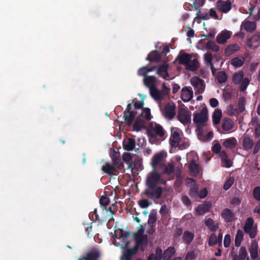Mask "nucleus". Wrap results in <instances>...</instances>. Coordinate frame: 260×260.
Wrapping results in <instances>:
<instances>
[{
    "instance_id": "1",
    "label": "nucleus",
    "mask_w": 260,
    "mask_h": 260,
    "mask_svg": "<svg viewBox=\"0 0 260 260\" xmlns=\"http://www.w3.org/2000/svg\"><path fill=\"white\" fill-rule=\"evenodd\" d=\"M162 188L157 185H148L145 189L144 193L149 198L158 200L160 198Z\"/></svg>"
},
{
    "instance_id": "2",
    "label": "nucleus",
    "mask_w": 260,
    "mask_h": 260,
    "mask_svg": "<svg viewBox=\"0 0 260 260\" xmlns=\"http://www.w3.org/2000/svg\"><path fill=\"white\" fill-rule=\"evenodd\" d=\"M254 220L252 217H248L243 227L244 232L248 234L251 239L254 238L258 232L257 225H253Z\"/></svg>"
},
{
    "instance_id": "3",
    "label": "nucleus",
    "mask_w": 260,
    "mask_h": 260,
    "mask_svg": "<svg viewBox=\"0 0 260 260\" xmlns=\"http://www.w3.org/2000/svg\"><path fill=\"white\" fill-rule=\"evenodd\" d=\"M148 134L151 139L156 137H162L165 135V131L159 124L154 123L150 124L148 129Z\"/></svg>"
},
{
    "instance_id": "4",
    "label": "nucleus",
    "mask_w": 260,
    "mask_h": 260,
    "mask_svg": "<svg viewBox=\"0 0 260 260\" xmlns=\"http://www.w3.org/2000/svg\"><path fill=\"white\" fill-rule=\"evenodd\" d=\"M208 119V110L206 108H203L200 113L193 114V121L197 125H206Z\"/></svg>"
},
{
    "instance_id": "5",
    "label": "nucleus",
    "mask_w": 260,
    "mask_h": 260,
    "mask_svg": "<svg viewBox=\"0 0 260 260\" xmlns=\"http://www.w3.org/2000/svg\"><path fill=\"white\" fill-rule=\"evenodd\" d=\"M133 105L132 103L127 105L125 110L123 113V117L124 118L125 122L128 126L132 125L135 117H136L137 113L136 111H133Z\"/></svg>"
},
{
    "instance_id": "6",
    "label": "nucleus",
    "mask_w": 260,
    "mask_h": 260,
    "mask_svg": "<svg viewBox=\"0 0 260 260\" xmlns=\"http://www.w3.org/2000/svg\"><path fill=\"white\" fill-rule=\"evenodd\" d=\"M160 174L157 172L156 169H153L147 176L146 185H157V183L160 181Z\"/></svg>"
},
{
    "instance_id": "7",
    "label": "nucleus",
    "mask_w": 260,
    "mask_h": 260,
    "mask_svg": "<svg viewBox=\"0 0 260 260\" xmlns=\"http://www.w3.org/2000/svg\"><path fill=\"white\" fill-rule=\"evenodd\" d=\"M176 106L173 103L167 104L162 111L164 116L168 119H172L176 114Z\"/></svg>"
},
{
    "instance_id": "8",
    "label": "nucleus",
    "mask_w": 260,
    "mask_h": 260,
    "mask_svg": "<svg viewBox=\"0 0 260 260\" xmlns=\"http://www.w3.org/2000/svg\"><path fill=\"white\" fill-rule=\"evenodd\" d=\"M178 120L184 125L191 122V112L187 109H181L178 114Z\"/></svg>"
},
{
    "instance_id": "9",
    "label": "nucleus",
    "mask_w": 260,
    "mask_h": 260,
    "mask_svg": "<svg viewBox=\"0 0 260 260\" xmlns=\"http://www.w3.org/2000/svg\"><path fill=\"white\" fill-rule=\"evenodd\" d=\"M136 242L135 247L137 250L140 249L142 252H144L148 245V236L144 237H133Z\"/></svg>"
},
{
    "instance_id": "10",
    "label": "nucleus",
    "mask_w": 260,
    "mask_h": 260,
    "mask_svg": "<svg viewBox=\"0 0 260 260\" xmlns=\"http://www.w3.org/2000/svg\"><path fill=\"white\" fill-rule=\"evenodd\" d=\"M164 158V153L162 152L155 154L151 160V166L153 169L156 170L157 168L159 169L160 166L164 164L163 162Z\"/></svg>"
},
{
    "instance_id": "11",
    "label": "nucleus",
    "mask_w": 260,
    "mask_h": 260,
    "mask_svg": "<svg viewBox=\"0 0 260 260\" xmlns=\"http://www.w3.org/2000/svg\"><path fill=\"white\" fill-rule=\"evenodd\" d=\"M190 83L194 88L196 94L202 93L204 92L205 85L203 80L199 77H195L191 79Z\"/></svg>"
},
{
    "instance_id": "12",
    "label": "nucleus",
    "mask_w": 260,
    "mask_h": 260,
    "mask_svg": "<svg viewBox=\"0 0 260 260\" xmlns=\"http://www.w3.org/2000/svg\"><path fill=\"white\" fill-rule=\"evenodd\" d=\"M185 183L186 184H191L189 192V196L192 198H197L199 194V186L196 183V180L192 178H188Z\"/></svg>"
},
{
    "instance_id": "13",
    "label": "nucleus",
    "mask_w": 260,
    "mask_h": 260,
    "mask_svg": "<svg viewBox=\"0 0 260 260\" xmlns=\"http://www.w3.org/2000/svg\"><path fill=\"white\" fill-rule=\"evenodd\" d=\"M212 208V204L210 202H206L203 204L199 205L195 209L196 215H203L210 211Z\"/></svg>"
},
{
    "instance_id": "14",
    "label": "nucleus",
    "mask_w": 260,
    "mask_h": 260,
    "mask_svg": "<svg viewBox=\"0 0 260 260\" xmlns=\"http://www.w3.org/2000/svg\"><path fill=\"white\" fill-rule=\"evenodd\" d=\"M178 130V128H174V129L172 130V134L170 138V144L174 148L177 147L181 142V137Z\"/></svg>"
},
{
    "instance_id": "15",
    "label": "nucleus",
    "mask_w": 260,
    "mask_h": 260,
    "mask_svg": "<svg viewBox=\"0 0 260 260\" xmlns=\"http://www.w3.org/2000/svg\"><path fill=\"white\" fill-rule=\"evenodd\" d=\"M193 98V91L191 87H184L181 91V98L184 102H189Z\"/></svg>"
},
{
    "instance_id": "16",
    "label": "nucleus",
    "mask_w": 260,
    "mask_h": 260,
    "mask_svg": "<svg viewBox=\"0 0 260 260\" xmlns=\"http://www.w3.org/2000/svg\"><path fill=\"white\" fill-rule=\"evenodd\" d=\"M258 243L255 240H252L248 247V250L250 253V255L252 259L256 260L258 256Z\"/></svg>"
},
{
    "instance_id": "17",
    "label": "nucleus",
    "mask_w": 260,
    "mask_h": 260,
    "mask_svg": "<svg viewBox=\"0 0 260 260\" xmlns=\"http://www.w3.org/2000/svg\"><path fill=\"white\" fill-rule=\"evenodd\" d=\"M217 4L218 10L223 13H226L232 9V3L230 0L225 2L218 0Z\"/></svg>"
},
{
    "instance_id": "18",
    "label": "nucleus",
    "mask_w": 260,
    "mask_h": 260,
    "mask_svg": "<svg viewBox=\"0 0 260 260\" xmlns=\"http://www.w3.org/2000/svg\"><path fill=\"white\" fill-rule=\"evenodd\" d=\"M168 64L166 62H164L159 65L157 69V74L164 79L168 80L169 74L168 72Z\"/></svg>"
},
{
    "instance_id": "19",
    "label": "nucleus",
    "mask_w": 260,
    "mask_h": 260,
    "mask_svg": "<svg viewBox=\"0 0 260 260\" xmlns=\"http://www.w3.org/2000/svg\"><path fill=\"white\" fill-rule=\"evenodd\" d=\"M232 32L230 31L225 30L222 31L216 37V41L219 44H224L231 37Z\"/></svg>"
},
{
    "instance_id": "20",
    "label": "nucleus",
    "mask_w": 260,
    "mask_h": 260,
    "mask_svg": "<svg viewBox=\"0 0 260 260\" xmlns=\"http://www.w3.org/2000/svg\"><path fill=\"white\" fill-rule=\"evenodd\" d=\"M221 216L225 222H231L234 220L235 215L231 209L225 208L222 210Z\"/></svg>"
},
{
    "instance_id": "21",
    "label": "nucleus",
    "mask_w": 260,
    "mask_h": 260,
    "mask_svg": "<svg viewBox=\"0 0 260 260\" xmlns=\"http://www.w3.org/2000/svg\"><path fill=\"white\" fill-rule=\"evenodd\" d=\"M243 28L247 32H252L256 29V23L253 21L246 20L242 22L241 29Z\"/></svg>"
},
{
    "instance_id": "22",
    "label": "nucleus",
    "mask_w": 260,
    "mask_h": 260,
    "mask_svg": "<svg viewBox=\"0 0 260 260\" xmlns=\"http://www.w3.org/2000/svg\"><path fill=\"white\" fill-rule=\"evenodd\" d=\"M136 145L135 139L128 138L123 142V148L127 151H132Z\"/></svg>"
},
{
    "instance_id": "23",
    "label": "nucleus",
    "mask_w": 260,
    "mask_h": 260,
    "mask_svg": "<svg viewBox=\"0 0 260 260\" xmlns=\"http://www.w3.org/2000/svg\"><path fill=\"white\" fill-rule=\"evenodd\" d=\"M143 83L147 87L150 89V88L155 87L156 78L153 76H148L144 78Z\"/></svg>"
},
{
    "instance_id": "24",
    "label": "nucleus",
    "mask_w": 260,
    "mask_h": 260,
    "mask_svg": "<svg viewBox=\"0 0 260 260\" xmlns=\"http://www.w3.org/2000/svg\"><path fill=\"white\" fill-rule=\"evenodd\" d=\"M234 126V122L229 118L222 119L221 123L222 129L225 132L231 130Z\"/></svg>"
},
{
    "instance_id": "25",
    "label": "nucleus",
    "mask_w": 260,
    "mask_h": 260,
    "mask_svg": "<svg viewBox=\"0 0 260 260\" xmlns=\"http://www.w3.org/2000/svg\"><path fill=\"white\" fill-rule=\"evenodd\" d=\"M237 144V141L235 137L225 139L222 143L223 146L228 149H233Z\"/></svg>"
},
{
    "instance_id": "26",
    "label": "nucleus",
    "mask_w": 260,
    "mask_h": 260,
    "mask_svg": "<svg viewBox=\"0 0 260 260\" xmlns=\"http://www.w3.org/2000/svg\"><path fill=\"white\" fill-rule=\"evenodd\" d=\"M161 57L157 50L152 51L149 53L146 59L150 62H159L160 61Z\"/></svg>"
},
{
    "instance_id": "27",
    "label": "nucleus",
    "mask_w": 260,
    "mask_h": 260,
    "mask_svg": "<svg viewBox=\"0 0 260 260\" xmlns=\"http://www.w3.org/2000/svg\"><path fill=\"white\" fill-rule=\"evenodd\" d=\"M159 170H162L163 174L170 175L174 171V166L172 163H169L167 165L161 164Z\"/></svg>"
},
{
    "instance_id": "28",
    "label": "nucleus",
    "mask_w": 260,
    "mask_h": 260,
    "mask_svg": "<svg viewBox=\"0 0 260 260\" xmlns=\"http://www.w3.org/2000/svg\"><path fill=\"white\" fill-rule=\"evenodd\" d=\"M191 58V55L186 53L178 56V59L179 64L184 65L185 67H186V66L188 63V62H189Z\"/></svg>"
},
{
    "instance_id": "29",
    "label": "nucleus",
    "mask_w": 260,
    "mask_h": 260,
    "mask_svg": "<svg viewBox=\"0 0 260 260\" xmlns=\"http://www.w3.org/2000/svg\"><path fill=\"white\" fill-rule=\"evenodd\" d=\"M150 94L151 96L156 101H160L164 99L161 92L157 89L156 87L150 88L149 89Z\"/></svg>"
},
{
    "instance_id": "30",
    "label": "nucleus",
    "mask_w": 260,
    "mask_h": 260,
    "mask_svg": "<svg viewBox=\"0 0 260 260\" xmlns=\"http://www.w3.org/2000/svg\"><path fill=\"white\" fill-rule=\"evenodd\" d=\"M199 68V62L197 58L191 59L186 66L185 69L191 71H196Z\"/></svg>"
},
{
    "instance_id": "31",
    "label": "nucleus",
    "mask_w": 260,
    "mask_h": 260,
    "mask_svg": "<svg viewBox=\"0 0 260 260\" xmlns=\"http://www.w3.org/2000/svg\"><path fill=\"white\" fill-rule=\"evenodd\" d=\"M240 49V47L237 44L229 45L225 48V54L226 56H230Z\"/></svg>"
},
{
    "instance_id": "32",
    "label": "nucleus",
    "mask_w": 260,
    "mask_h": 260,
    "mask_svg": "<svg viewBox=\"0 0 260 260\" xmlns=\"http://www.w3.org/2000/svg\"><path fill=\"white\" fill-rule=\"evenodd\" d=\"M194 238L193 233L188 231H185L183 235L182 239L184 243L187 245H189L192 241Z\"/></svg>"
},
{
    "instance_id": "33",
    "label": "nucleus",
    "mask_w": 260,
    "mask_h": 260,
    "mask_svg": "<svg viewBox=\"0 0 260 260\" xmlns=\"http://www.w3.org/2000/svg\"><path fill=\"white\" fill-rule=\"evenodd\" d=\"M205 224L212 232H215L218 229V224H215L214 221L210 218H208L205 220Z\"/></svg>"
},
{
    "instance_id": "34",
    "label": "nucleus",
    "mask_w": 260,
    "mask_h": 260,
    "mask_svg": "<svg viewBox=\"0 0 260 260\" xmlns=\"http://www.w3.org/2000/svg\"><path fill=\"white\" fill-rule=\"evenodd\" d=\"M222 116V112L221 110L216 109L212 115L213 123L214 125H217L220 123Z\"/></svg>"
},
{
    "instance_id": "35",
    "label": "nucleus",
    "mask_w": 260,
    "mask_h": 260,
    "mask_svg": "<svg viewBox=\"0 0 260 260\" xmlns=\"http://www.w3.org/2000/svg\"><path fill=\"white\" fill-rule=\"evenodd\" d=\"M144 125V121L140 116L137 117L133 125V129L135 131L139 132L143 128Z\"/></svg>"
},
{
    "instance_id": "36",
    "label": "nucleus",
    "mask_w": 260,
    "mask_h": 260,
    "mask_svg": "<svg viewBox=\"0 0 260 260\" xmlns=\"http://www.w3.org/2000/svg\"><path fill=\"white\" fill-rule=\"evenodd\" d=\"M138 251L135 247L133 248H129L124 253L123 257L125 260H132V256L137 254Z\"/></svg>"
},
{
    "instance_id": "37",
    "label": "nucleus",
    "mask_w": 260,
    "mask_h": 260,
    "mask_svg": "<svg viewBox=\"0 0 260 260\" xmlns=\"http://www.w3.org/2000/svg\"><path fill=\"white\" fill-rule=\"evenodd\" d=\"M102 170L104 173L110 176L113 175L114 174V172L115 171L114 167L109 162H106L105 165L103 166Z\"/></svg>"
},
{
    "instance_id": "38",
    "label": "nucleus",
    "mask_w": 260,
    "mask_h": 260,
    "mask_svg": "<svg viewBox=\"0 0 260 260\" xmlns=\"http://www.w3.org/2000/svg\"><path fill=\"white\" fill-rule=\"evenodd\" d=\"M100 257V253L97 251L89 252L83 258L84 260H98Z\"/></svg>"
},
{
    "instance_id": "39",
    "label": "nucleus",
    "mask_w": 260,
    "mask_h": 260,
    "mask_svg": "<svg viewBox=\"0 0 260 260\" xmlns=\"http://www.w3.org/2000/svg\"><path fill=\"white\" fill-rule=\"evenodd\" d=\"M245 58L243 57H236L231 60V64L236 68H239L244 64Z\"/></svg>"
},
{
    "instance_id": "40",
    "label": "nucleus",
    "mask_w": 260,
    "mask_h": 260,
    "mask_svg": "<svg viewBox=\"0 0 260 260\" xmlns=\"http://www.w3.org/2000/svg\"><path fill=\"white\" fill-rule=\"evenodd\" d=\"M260 40V32H256L252 37L247 39V46L249 48H253L252 43L257 42ZM255 47H254V48Z\"/></svg>"
},
{
    "instance_id": "41",
    "label": "nucleus",
    "mask_w": 260,
    "mask_h": 260,
    "mask_svg": "<svg viewBox=\"0 0 260 260\" xmlns=\"http://www.w3.org/2000/svg\"><path fill=\"white\" fill-rule=\"evenodd\" d=\"M243 238L244 232L241 230H238L237 231L235 239V246L239 247L240 246Z\"/></svg>"
},
{
    "instance_id": "42",
    "label": "nucleus",
    "mask_w": 260,
    "mask_h": 260,
    "mask_svg": "<svg viewBox=\"0 0 260 260\" xmlns=\"http://www.w3.org/2000/svg\"><path fill=\"white\" fill-rule=\"evenodd\" d=\"M244 72L240 71L237 73H235L233 76V82L235 84H239L243 79Z\"/></svg>"
},
{
    "instance_id": "43",
    "label": "nucleus",
    "mask_w": 260,
    "mask_h": 260,
    "mask_svg": "<svg viewBox=\"0 0 260 260\" xmlns=\"http://www.w3.org/2000/svg\"><path fill=\"white\" fill-rule=\"evenodd\" d=\"M253 145L252 140L249 137H245L243 141V146L245 150L250 149Z\"/></svg>"
},
{
    "instance_id": "44",
    "label": "nucleus",
    "mask_w": 260,
    "mask_h": 260,
    "mask_svg": "<svg viewBox=\"0 0 260 260\" xmlns=\"http://www.w3.org/2000/svg\"><path fill=\"white\" fill-rule=\"evenodd\" d=\"M206 48L214 52H218L220 51V47L214 41H209L206 45Z\"/></svg>"
},
{
    "instance_id": "45",
    "label": "nucleus",
    "mask_w": 260,
    "mask_h": 260,
    "mask_svg": "<svg viewBox=\"0 0 260 260\" xmlns=\"http://www.w3.org/2000/svg\"><path fill=\"white\" fill-rule=\"evenodd\" d=\"M189 170L191 173L195 175H197L200 173L199 165L194 160H192L191 161L189 165Z\"/></svg>"
},
{
    "instance_id": "46",
    "label": "nucleus",
    "mask_w": 260,
    "mask_h": 260,
    "mask_svg": "<svg viewBox=\"0 0 260 260\" xmlns=\"http://www.w3.org/2000/svg\"><path fill=\"white\" fill-rule=\"evenodd\" d=\"M248 256L246 248L244 246L240 248L239 251V255H238V260H245Z\"/></svg>"
},
{
    "instance_id": "47",
    "label": "nucleus",
    "mask_w": 260,
    "mask_h": 260,
    "mask_svg": "<svg viewBox=\"0 0 260 260\" xmlns=\"http://www.w3.org/2000/svg\"><path fill=\"white\" fill-rule=\"evenodd\" d=\"M227 78V75L224 72L220 71L217 73V79L219 83L222 84L225 82Z\"/></svg>"
},
{
    "instance_id": "48",
    "label": "nucleus",
    "mask_w": 260,
    "mask_h": 260,
    "mask_svg": "<svg viewBox=\"0 0 260 260\" xmlns=\"http://www.w3.org/2000/svg\"><path fill=\"white\" fill-rule=\"evenodd\" d=\"M204 60L207 66L213 64L212 62L213 56L211 52H207L204 54Z\"/></svg>"
},
{
    "instance_id": "49",
    "label": "nucleus",
    "mask_w": 260,
    "mask_h": 260,
    "mask_svg": "<svg viewBox=\"0 0 260 260\" xmlns=\"http://www.w3.org/2000/svg\"><path fill=\"white\" fill-rule=\"evenodd\" d=\"M175 253V249L173 247H169L164 252V258H170Z\"/></svg>"
},
{
    "instance_id": "50",
    "label": "nucleus",
    "mask_w": 260,
    "mask_h": 260,
    "mask_svg": "<svg viewBox=\"0 0 260 260\" xmlns=\"http://www.w3.org/2000/svg\"><path fill=\"white\" fill-rule=\"evenodd\" d=\"M112 166L114 167V169L116 171L117 169H122L123 167V164L119 158V159L112 160Z\"/></svg>"
},
{
    "instance_id": "51",
    "label": "nucleus",
    "mask_w": 260,
    "mask_h": 260,
    "mask_svg": "<svg viewBox=\"0 0 260 260\" xmlns=\"http://www.w3.org/2000/svg\"><path fill=\"white\" fill-rule=\"evenodd\" d=\"M240 90L242 92L244 91L249 84V80L247 78H244L240 82Z\"/></svg>"
},
{
    "instance_id": "52",
    "label": "nucleus",
    "mask_w": 260,
    "mask_h": 260,
    "mask_svg": "<svg viewBox=\"0 0 260 260\" xmlns=\"http://www.w3.org/2000/svg\"><path fill=\"white\" fill-rule=\"evenodd\" d=\"M217 243V237L214 233L212 234L209 238V245L213 246L215 245Z\"/></svg>"
},
{
    "instance_id": "53",
    "label": "nucleus",
    "mask_w": 260,
    "mask_h": 260,
    "mask_svg": "<svg viewBox=\"0 0 260 260\" xmlns=\"http://www.w3.org/2000/svg\"><path fill=\"white\" fill-rule=\"evenodd\" d=\"M147 236V235L144 234V229L142 225L137 228V231L133 235V237H144Z\"/></svg>"
},
{
    "instance_id": "54",
    "label": "nucleus",
    "mask_w": 260,
    "mask_h": 260,
    "mask_svg": "<svg viewBox=\"0 0 260 260\" xmlns=\"http://www.w3.org/2000/svg\"><path fill=\"white\" fill-rule=\"evenodd\" d=\"M235 179L233 177H230L225 182L223 185V189L225 190H228L233 184Z\"/></svg>"
},
{
    "instance_id": "55",
    "label": "nucleus",
    "mask_w": 260,
    "mask_h": 260,
    "mask_svg": "<svg viewBox=\"0 0 260 260\" xmlns=\"http://www.w3.org/2000/svg\"><path fill=\"white\" fill-rule=\"evenodd\" d=\"M156 220V217L155 215L150 214L149 215L148 220V223L151 228H153L155 226V223Z\"/></svg>"
},
{
    "instance_id": "56",
    "label": "nucleus",
    "mask_w": 260,
    "mask_h": 260,
    "mask_svg": "<svg viewBox=\"0 0 260 260\" xmlns=\"http://www.w3.org/2000/svg\"><path fill=\"white\" fill-rule=\"evenodd\" d=\"M228 113L231 116H236L238 114V110L234 106L230 105L229 107Z\"/></svg>"
},
{
    "instance_id": "57",
    "label": "nucleus",
    "mask_w": 260,
    "mask_h": 260,
    "mask_svg": "<svg viewBox=\"0 0 260 260\" xmlns=\"http://www.w3.org/2000/svg\"><path fill=\"white\" fill-rule=\"evenodd\" d=\"M162 256V251L160 247H158L155 250V254H154V260H161Z\"/></svg>"
},
{
    "instance_id": "58",
    "label": "nucleus",
    "mask_w": 260,
    "mask_h": 260,
    "mask_svg": "<svg viewBox=\"0 0 260 260\" xmlns=\"http://www.w3.org/2000/svg\"><path fill=\"white\" fill-rule=\"evenodd\" d=\"M148 73L147 67H143L138 71V75L140 76H143L144 78L148 76Z\"/></svg>"
},
{
    "instance_id": "59",
    "label": "nucleus",
    "mask_w": 260,
    "mask_h": 260,
    "mask_svg": "<svg viewBox=\"0 0 260 260\" xmlns=\"http://www.w3.org/2000/svg\"><path fill=\"white\" fill-rule=\"evenodd\" d=\"M110 203L109 198L107 196H102L100 200L101 206L106 207Z\"/></svg>"
},
{
    "instance_id": "60",
    "label": "nucleus",
    "mask_w": 260,
    "mask_h": 260,
    "mask_svg": "<svg viewBox=\"0 0 260 260\" xmlns=\"http://www.w3.org/2000/svg\"><path fill=\"white\" fill-rule=\"evenodd\" d=\"M197 17L203 20H208L210 17L207 13H202L200 10H199L197 14Z\"/></svg>"
},
{
    "instance_id": "61",
    "label": "nucleus",
    "mask_w": 260,
    "mask_h": 260,
    "mask_svg": "<svg viewBox=\"0 0 260 260\" xmlns=\"http://www.w3.org/2000/svg\"><path fill=\"white\" fill-rule=\"evenodd\" d=\"M239 111L240 112H243L245 110V99L244 98H240L238 103Z\"/></svg>"
},
{
    "instance_id": "62",
    "label": "nucleus",
    "mask_w": 260,
    "mask_h": 260,
    "mask_svg": "<svg viewBox=\"0 0 260 260\" xmlns=\"http://www.w3.org/2000/svg\"><path fill=\"white\" fill-rule=\"evenodd\" d=\"M253 194L254 199L260 201V187H256L253 191Z\"/></svg>"
},
{
    "instance_id": "63",
    "label": "nucleus",
    "mask_w": 260,
    "mask_h": 260,
    "mask_svg": "<svg viewBox=\"0 0 260 260\" xmlns=\"http://www.w3.org/2000/svg\"><path fill=\"white\" fill-rule=\"evenodd\" d=\"M196 255L193 250L188 252L185 256L184 260H195Z\"/></svg>"
},
{
    "instance_id": "64",
    "label": "nucleus",
    "mask_w": 260,
    "mask_h": 260,
    "mask_svg": "<svg viewBox=\"0 0 260 260\" xmlns=\"http://www.w3.org/2000/svg\"><path fill=\"white\" fill-rule=\"evenodd\" d=\"M146 120H149L151 119L150 110L149 108H145L143 110V114Z\"/></svg>"
}]
</instances>
